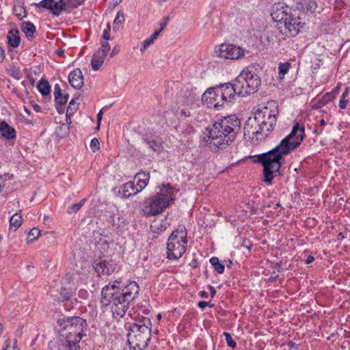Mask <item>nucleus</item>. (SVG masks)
<instances>
[{
	"label": "nucleus",
	"instance_id": "f257e3e1",
	"mask_svg": "<svg viewBox=\"0 0 350 350\" xmlns=\"http://www.w3.org/2000/svg\"><path fill=\"white\" fill-rule=\"evenodd\" d=\"M305 137V129L298 123L293 125L291 132L272 150L257 155L255 161L263 166L264 181H271L279 172L284 158L299 146Z\"/></svg>",
	"mask_w": 350,
	"mask_h": 350
},
{
	"label": "nucleus",
	"instance_id": "f03ea898",
	"mask_svg": "<svg viewBox=\"0 0 350 350\" xmlns=\"http://www.w3.org/2000/svg\"><path fill=\"white\" fill-rule=\"evenodd\" d=\"M139 290L138 284L134 281L123 282L116 280L103 288V302L110 305L114 317H122L130 303L137 297Z\"/></svg>",
	"mask_w": 350,
	"mask_h": 350
},
{
	"label": "nucleus",
	"instance_id": "7ed1b4c3",
	"mask_svg": "<svg viewBox=\"0 0 350 350\" xmlns=\"http://www.w3.org/2000/svg\"><path fill=\"white\" fill-rule=\"evenodd\" d=\"M240 128L241 121L237 116H224L207 128L208 133L204 136L202 144L213 152L223 150L234 141Z\"/></svg>",
	"mask_w": 350,
	"mask_h": 350
},
{
	"label": "nucleus",
	"instance_id": "20e7f679",
	"mask_svg": "<svg viewBox=\"0 0 350 350\" xmlns=\"http://www.w3.org/2000/svg\"><path fill=\"white\" fill-rule=\"evenodd\" d=\"M88 323L80 317L62 316L57 320L55 329L64 337L62 347L64 350H80L79 342L87 335Z\"/></svg>",
	"mask_w": 350,
	"mask_h": 350
},
{
	"label": "nucleus",
	"instance_id": "39448f33",
	"mask_svg": "<svg viewBox=\"0 0 350 350\" xmlns=\"http://www.w3.org/2000/svg\"><path fill=\"white\" fill-rule=\"evenodd\" d=\"M278 110L275 103H269L258 109L254 120L249 119L244 126V134L255 137L256 140L265 139L274 129Z\"/></svg>",
	"mask_w": 350,
	"mask_h": 350
},
{
	"label": "nucleus",
	"instance_id": "423d86ee",
	"mask_svg": "<svg viewBox=\"0 0 350 350\" xmlns=\"http://www.w3.org/2000/svg\"><path fill=\"white\" fill-rule=\"evenodd\" d=\"M174 188L163 185L159 192L145 199L142 206V213L146 217L156 216L164 211L174 200Z\"/></svg>",
	"mask_w": 350,
	"mask_h": 350
},
{
	"label": "nucleus",
	"instance_id": "0eeeda50",
	"mask_svg": "<svg viewBox=\"0 0 350 350\" xmlns=\"http://www.w3.org/2000/svg\"><path fill=\"white\" fill-rule=\"evenodd\" d=\"M231 85L236 96L244 97L256 92L261 85V79L257 67L254 65L245 67Z\"/></svg>",
	"mask_w": 350,
	"mask_h": 350
},
{
	"label": "nucleus",
	"instance_id": "6e6552de",
	"mask_svg": "<svg viewBox=\"0 0 350 350\" xmlns=\"http://www.w3.org/2000/svg\"><path fill=\"white\" fill-rule=\"evenodd\" d=\"M152 323L148 317H141L130 325L127 341L133 350H144L151 338Z\"/></svg>",
	"mask_w": 350,
	"mask_h": 350
},
{
	"label": "nucleus",
	"instance_id": "1a4fd4ad",
	"mask_svg": "<svg viewBox=\"0 0 350 350\" xmlns=\"http://www.w3.org/2000/svg\"><path fill=\"white\" fill-rule=\"evenodd\" d=\"M235 92L230 83L207 89L202 96L203 104L208 108L219 110L225 104L235 100Z\"/></svg>",
	"mask_w": 350,
	"mask_h": 350
},
{
	"label": "nucleus",
	"instance_id": "9d476101",
	"mask_svg": "<svg viewBox=\"0 0 350 350\" xmlns=\"http://www.w3.org/2000/svg\"><path fill=\"white\" fill-rule=\"evenodd\" d=\"M187 232L184 228L174 230L170 236L167 243V257L178 259L186 251Z\"/></svg>",
	"mask_w": 350,
	"mask_h": 350
},
{
	"label": "nucleus",
	"instance_id": "9b49d317",
	"mask_svg": "<svg viewBox=\"0 0 350 350\" xmlns=\"http://www.w3.org/2000/svg\"><path fill=\"white\" fill-rule=\"evenodd\" d=\"M215 53L220 57L235 60L243 57L245 50L239 46L224 43L215 48Z\"/></svg>",
	"mask_w": 350,
	"mask_h": 350
},
{
	"label": "nucleus",
	"instance_id": "f8f14e48",
	"mask_svg": "<svg viewBox=\"0 0 350 350\" xmlns=\"http://www.w3.org/2000/svg\"><path fill=\"white\" fill-rule=\"evenodd\" d=\"M302 27L303 24L300 23L299 18L291 16L289 19L288 18L283 23V27H280V29L283 35L287 37H294L299 33Z\"/></svg>",
	"mask_w": 350,
	"mask_h": 350
},
{
	"label": "nucleus",
	"instance_id": "ddd939ff",
	"mask_svg": "<svg viewBox=\"0 0 350 350\" xmlns=\"http://www.w3.org/2000/svg\"><path fill=\"white\" fill-rule=\"evenodd\" d=\"M271 17L274 21L283 24L291 15L290 13V9L287 6H284L282 4L276 5L271 14Z\"/></svg>",
	"mask_w": 350,
	"mask_h": 350
},
{
	"label": "nucleus",
	"instance_id": "4468645a",
	"mask_svg": "<svg viewBox=\"0 0 350 350\" xmlns=\"http://www.w3.org/2000/svg\"><path fill=\"white\" fill-rule=\"evenodd\" d=\"M94 267L99 275H109L115 271L116 265L112 260L100 259L94 263Z\"/></svg>",
	"mask_w": 350,
	"mask_h": 350
},
{
	"label": "nucleus",
	"instance_id": "2eb2a0df",
	"mask_svg": "<svg viewBox=\"0 0 350 350\" xmlns=\"http://www.w3.org/2000/svg\"><path fill=\"white\" fill-rule=\"evenodd\" d=\"M118 192L122 198H129L139 193L133 181H129L122 185Z\"/></svg>",
	"mask_w": 350,
	"mask_h": 350
},
{
	"label": "nucleus",
	"instance_id": "dca6fc26",
	"mask_svg": "<svg viewBox=\"0 0 350 350\" xmlns=\"http://www.w3.org/2000/svg\"><path fill=\"white\" fill-rule=\"evenodd\" d=\"M68 81L75 89H80L83 85V77L81 70L76 68L71 71L68 75Z\"/></svg>",
	"mask_w": 350,
	"mask_h": 350
},
{
	"label": "nucleus",
	"instance_id": "f3484780",
	"mask_svg": "<svg viewBox=\"0 0 350 350\" xmlns=\"http://www.w3.org/2000/svg\"><path fill=\"white\" fill-rule=\"evenodd\" d=\"M65 6L66 3L63 0H45V9L49 10L55 16H59Z\"/></svg>",
	"mask_w": 350,
	"mask_h": 350
},
{
	"label": "nucleus",
	"instance_id": "a211bd4d",
	"mask_svg": "<svg viewBox=\"0 0 350 350\" xmlns=\"http://www.w3.org/2000/svg\"><path fill=\"white\" fill-rule=\"evenodd\" d=\"M297 10L304 12L313 13L317 8V3L314 0H295Z\"/></svg>",
	"mask_w": 350,
	"mask_h": 350
},
{
	"label": "nucleus",
	"instance_id": "6ab92c4d",
	"mask_svg": "<svg viewBox=\"0 0 350 350\" xmlns=\"http://www.w3.org/2000/svg\"><path fill=\"white\" fill-rule=\"evenodd\" d=\"M0 133L2 137L6 139H13L16 138V131L14 129L5 121H3L0 124Z\"/></svg>",
	"mask_w": 350,
	"mask_h": 350
},
{
	"label": "nucleus",
	"instance_id": "aec40b11",
	"mask_svg": "<svg viewBox=\"0 0 350 350\" xmlns=\"http://www.w3.org/2000/svg\"><path fill=\"white\" fill-rule=\"evenodd\" d=\"M54 96L56 105H64L68 102V94L62 92L60 86L57 83L54 87Z\"/></svg>",
	"mask_w": 350,
	"mask_h": 350
},
{
	"label": "nucleus",
	"instance_id": "412c9836",
	"mask_svg": "<svg viewBox=\"0 0 350 350\" xmlns=\"http://www.w3.org/2000/svg\"><path fill=\"white\" fill-rule=\"evenodd\" d=\"M7 38L9 46H11L14 48L18 46L21 42L19 31L17 29H12L9 31Z\"/></svg>",
	"mask_w": 350,
	"mask_h": 350
},
{
	"label": "nucleus",
	"instance_id": "4be33fe9",
	"mask_svg": "<svg viewBox=\"0 0 350 350\" xmlns=\"http://www.w3.org/2000/svg\"><path fill=\"white\" fill-rule=\"evenodd\" d=\"M144 142L149 148L154 151H160L162 148L160 139L157 137L151 136L150 137L145 138Z\"/></svg>",
	"mask_w": 350,
	"mask_h": 350
},
{
	"label": "nucleus",
	"instance_id": "5701e85b",
	"mask_svg": "<svg viewBox=\"0 0 350 350\" xmlns=\"http://www.w3.org/2000/svg\"><path fill=\"white\" fill-rule=\"evenodd\" d=\"M105 56L103 55L99 54V53H95L91 60V65L92 70H98L100 69L101 66L103 65L104 60L105 59Z\"/></svg>",
	"mask_w": 350,
	"mask_h": 350
},
{
	"label": "nucleus",
	"instance_id": "b1692460",
	"mask_svg": "<svg viewBox=\"0 0 350 350\" xmlns=\"http://www.w3.org/2000/svg\"><path fill=\"white\" fill-rule=\"evenodd\" d=\"M22 216L18 213L14 214L10 219V229L16 231L22 224Z\"/></svg>",
	"mask_w": 350,
	"mask_h": 350
},
{
	"label": "nucleus",
	"instance_id": "393cba45",
	"mask_svg": "<svg viewBox=\"0 0 350 350\" xmlns=\"http://www.w3.org/2000/svg\"><path fill=\"white\" fill-rule=\"evenodd\" d=\"M291 64L288 62H280L278 64V77L280 79H283L285 75L288 73Z\"/></svg>",
	"mask_w": 350,
	"mask_h": 350
},
{
	"label": "nucleus",
	"instance_id": "a878e982",
	"mask_svg": "<svg viewBox=\"0 0 350 350\" xmlns=\"http://www.w3.org/2000/svg\"><path fill=\"white\" fill-rule=\"evenodd\" d=\"M21 29L27 38H31L35 32L34 25L29 22L23 23Z\"/></svg>",
	"mask_w": 350,
	"mask_h": 350
},
{
	"label": "nucleus",
	"instance_id": "bb28decb",
	"mask_svg": "<svg viewBox=\"0 0 350 350\" xmlns=\"http://www.w3.org/2000/svg\"><path fill=\"white\" fill-rule=\"evenodd\" d=\"M210 263L214 267L215 270L219 274L224 271V265L221 264L217 257H212L210 259Z\"/></svg>",
	"mask_w": 350,
	"mask_h": 350
},
{
	"label": "nucleus",
	"instance_id": "cd10ccee",
	"mask_svg": "<svg viewBox=\"0 0 350 350\" xmlns=\"http://www.w3.org/2000/svg\"><path fill=\"white\" fill-rule=\"evenodd\" d=\"M338 92V88L333 89L331 92L325 93L321 98L325 101L326 104L334 100Z\"/></svg>",
	"mask_w": 350,
	"mask_h": 350
},
{
	"label": "nucleus",
	"instance_id": "c85d7f7f",
	"mask_svg": "<svg viewBox=\"0 0 350 350\" xmlns=\"http://www.w3.org/2000/svg\"><path fill=\"white\" fill-rule=\"evenodd\" d=\"M41 231L38 228H33L28 233L27 243L36 240L40 235Z\"/></svg>",
	"mask_w": 350,
	"mask_h": 350
},
{
	"label": "nucleus",
	"instance_id": "c756f323",
	"mask_svg": "<svg viewBox=\"0 0 350 350\" xmlns=\"http://www.w3.org/2000/svg\"><path fill=\"white\" fill-rule=\"evenodd\" d=\"M86 200L82 199L79 202L72 204L68 209V213L69 214L75 213L81 209V208L85 204Z\"/></svg>",
	"mask_w": 350,
	"mask_h": 350
},
{
	"label": "nucleus",
	"instance_id": "7c9ffc66",
	"mask_svg": "<svg viewBox=\"0 0 350 350\" xmlns=\"http://www.w3.org/2000/svg\"><path fill=\"white\" fill-rule=\"evenodd\" d=\"M110 51V46L107 41H101V46L97 51L99 54L103 55L107 57L109 51Z\"/></svg>",
	"mask_w": 350,
	"mask_h": 350
},
{
	"label": "nucleus",
	"instance_id": "2f4dec72",
	"mask_svg": "<svg viewBox=\"0 0 350 350\" xmlns=\"http://www.w3.org/2000/svg\"><path fill=\"white\" fill-rule=\"evenodd\" d=\"M223 335L225 336L228 346L230 348L234 349L237 347V342L233 340L231 334L228 332H224Z\"/></svg>",
	"mask_w": 350,
	"mask_h": 350
},
{
	"label": "nucleus",
	"instance_id": "473e14b6",
	"mask_svg": "<svg viewBox=\"0 0 350 350\" xmlns=\"http://www.w3.org/2000/svg\"><path fill=\"white\" fill-rule=\"evenodd\" d=\"M124 22V13L122 11H118L116 14L115 19L113 21V25H121Z\"/></svg>",
	"mask_w": 350,
	"mask_h": 350
},
{
	"label": "nucleus",
	"instance_id": "72a5a7b5",
	"mask_svg": "<svg viewBox=\"0 0 350 350\" xmlns=\"http://www.w3.org/2000/svg\"><path fill=\"white\" fill-rule=\"evenodd\" d=\"M135 178L144 180H146V183H148L150 180V173L139 172L135 175Z\"/></svg>",
	"mask_w": 350,
	"mask_h": 350
},
{
	"label": "nucleus",
	"instance_id": "f704fd0d",
	"mask_svg": "<svg viewBox=\"0 0 350 350\" xmlns=\"http://www.w3.org/2000/svg\"><path fill=\"white\" fill-rule=\"evenodd\" d=\"M15 15L20 19L25 16V10L23 7L18 6L14 8Z\"/></svg>",
	"mask_w": 350,
	"mask_h": 350
},
{
	"label": "nucleus",
	"instance_id": "c9c22d12",
	"mask_svg": "<svg viewBox=\"0 0 350 350\" xmlns=\"http://www.w3.org/2000/svg\"><path fill=\"white\" fill-rule=\"evenodd\" d=\"M90 148L95 152L100 149V143L97 138H93L90 142Z\"/></svg>",
	"mask_w": 350,
	"mask_h": 350
},
{
	"label": "nucleus",
	"instance_id": "e433bc0d",
	"mask_svg": "<svg viewBox=\"0 0 350 350\" xmlns=\"http://www.w3.org/2000/svg\"><path fill=\"white\" fill-rule=\"evenodd\" d=\"M137 184L135 185V187L139 190V193L146 188V187L148 185V183H146V180H142V179H137Z\"/></svg>",
	"mask_w": 350,
	"mask_h": 350
},
{
	"label": "nucleus",
	"instance_id": "4c0bfd02",
	"mask_svg": "<svg viewBox=\"0 0 350 350\" xmlns=\"http://www.w3.org/2000/svg\"><path fill=\"white\" fill-rule=\"evenodd\" d=\"M110 31H111V26L110 24L108 23L107 25L106 28L103 31L102 38L105 40L104 41H107L110 39Z\"/></svg>",
	"mask_w": 350,
	"mask_h": 350
},
{
	"label": "nucleus",
	"instance_id": "58836bf2",
	"mask_svg": "<svg viewBox=\"0 0 350 350\" xmlns=\"http://www.w3.org/2000/svg\"><path fill=\"white\" fill-rule=\"evenodd\" d=\"M74 105H75V103H74V100L72 99L69 103V105L68 107L67 111H66V122L68 123H70V118L68 117V114H71L72 113V111L76 109L75 107L74 108H72V106H74Z\"/></svg>",
	"mask_w": 350,
	"mask_h": 350
},
{
	"label": "nucleus",
	"instance_id": "ea45409f",
	"mask_svg": "<svg viewBox=\"0 0 350 350\" xmlns=\"http://www.w3.org/2000/svg\"><path fill=\"white\" fill-rule=\"evenodd\" d=\"M60 295L63 300H68L72 297V293L68 291L65 288H61Z\"/></svg>",
	"mask_w": 350,
	"mask_h": 350
},
{
	"label": "nucleus",
	"instance_id": "a19ab883",
	"mask_svg": "<svg viewBox=\"0 0 350 350\" xmlns=\"http://www.w3.org/2000/svg\"><path fill=\"white\" fill-rule=\"evenodd\" d=\"M150 228L153 232H155L158 231L163 232L165 229V228L163 227V225L157 223L152 224L150 226Z\"/></svg>",
	"mask_w": 350,
	"mask_h": 350
},
{
	"label": "nucleus",
	"instance_id": "79ce46f5",
	"mask_svg": "<svg viewBox=\"0 0 350 350\" xmlns=\"http://www.w3.org/2000/svg\"><path fill=\"white\" fill-rule=\"evenodd\" d=\"M176 129L178 132H181L183 134H185H185H189L193 131V127L190 126H186L185 129H184V126L182 127L179 126Z\"/></svg>",
	"mask_w": 350,
	"mask_h": 350
},
{
	"label": "nucleus",
	"instance_id": "37998d69",
	"mask_svg": "<svg viewBox=\"0 0 350 350\" xmlns=\"http://www.w3.org/2000/svg\"><path fill=\"white\" fill-rule=\"evenodd\" d=\"M325 105L326 103H325V101L321 98L312 105V108L314 109H318L323 107Z\"/></svg>",
	"mask_w": 350,
	"mask_h": 350
},
{
	"label": "nucleus",
	"instance_id": "c03bdc74",
	"mask_svg": "<svg viewBox=\"0 0 350 350\" xmlns=\"http://www.w3.org/2000/svg\"><path fill=\"white\" fill-rule=\"evenodd\" d=\"M152 44H153V42H152V39H150V38H146L142 44V46L140 49V51L142 52L144 50H146L149 46H150Z\"/></svg>",
	"mask_w": 350,
	"mask_h": 350
},
{
	"label": "nucleus",
	"instance_id": "a18cd8bd",
	"mask_svg": "<svg viewBox=\"0 0 350 350\" xmlns=\"http://www.w3.org/2000/svg\"><path fill=\"white\" fill-rule=\"evenodd\" d=\"M349 103V100L347 98L340 97L339 100V107L340 109H346L347 104Z\"/></svg>",
	"mask_w": 350,
	"mask_h": 350
},
{
	"label": "nucleus",
	"instance_id": "49530a36",
	"mask_svg": "<svg viewBox=\"0 0 350 350\" xmlns=\"http://www.w3.org/2000/svg\"><path fill=\"white\" fill-rule=\"evenodd\" d=\"M37 88L40 94L44 96V77H42L37 85Z\"/></svg>",
	"mask_w": 350,
	"mask_h": 350
},
{
	"label": "nucleus",
	"instance_id": "de8ad7c7",
	"mask_svg": "<svg viewBox=\"0 0 350 350\" xmlns=\"http://www.w3.org/2000/svg\"><path fill=\"white\" fill-rule=\"evenodd\" d=\"M105 108L101 109L97 114V127L96 129L98 130L100 129V122L103 118V114L104 113Z\"/></svg>",
	"mask_w": 350,
	"mask_h": 350
},
{
	"label": "nucleus",
	"instance_id": "09e8293b",
	"mask_svg": "<svg viewBox=\"0 0 350 350\" xmlns=\"http://www.w3.org/2000/svg\"><path fill=\"white\" fill-rule=\"evenodd\" d=\"M169 21H170V18L169 16H166L163 18V20L162 21H161L159 23V27H160V30L161 31H163L164 29V28L167 26V25L169 23Z\"/></svg>",
	"mask_w": 350,
	"mask_h": 350
},
{
	"label": "nucleus",
	"instance_id": "8fccbe9b",
	"mask_svg": "<svg viewBox=\"0 0 350 350\" xmlns=\"http://www.w3.org/2000/svg\"><path fill=\"white\" fill-rule=\"evenodd\" d=\"M79 297L83 299H86L88 297V292L84 289H80L79 291Z\"/></svg>",
	"mask_w": 350,
	"mask_h": 350
},
{
	"label": "nucleus",
	"instance_id": "3c124183",
	"mask_svg": "<svg viewBox=\"0 0 350 350\" xmlns=\"http://www.w3.org/2000/svg\"><path fill=\"white\" fill-rule=\"evenodd\" d=\"M161 31H161L160 29L157 30L149 37L150 39H152V42H154V41L158 38Z\"/></svg>",
	"mask_w": 350,
	"mask_h": 350
},
{
	"label": "nucleus",
	"instance_id": "603ef678",
	"mask_svg": "<svg viewBox=\"0 0 350 350\" xmlns=\"http://www.w3.org/2000/svg\"><path fill=\"white\" fill-rule=\"evenodd\" d=\"M161 31H161L160 29L157 30L149 37L150 39H152V42H154V41L158 38Z\"/></svg>",
	"mask_w": 350,
	"mask_h": 350
},
{
	"label": "nucleus",
	"instance_id": "864d4df0",
	"mask_svg": "<svg viewBox=\"0 0 350 350\" xmlns=\"http://www.w3.org/2000/svg\"><path fill=\"white\" fill-rule=\"evenodd\" d=\"M161 31H161L160 29L157 30L149 37L150 39H152V42H154V41L158 38Z\"/></svg>",
	"mask_w": 350,
	"mask_h": 350
},
{
	"label": "nucleus",
	"instance_id": "5fc2aeb1",
	"mask_svg": "<svg viewBox=\"0 0 350 350\" xmlns=\"http://www.w3.org/2000/svg\"><path fill=\"white\" fill-rule=\"evenodd\" d=\"M161 31H161L160 29L157 30L149 37L150 39H152V42H154V41L158 38Z\"/></svg>",
	"mask_w": 350,
	"mask_h": 350
},
{
	"label": "nucleus",
	"instance_id": "6e6d98bb",
	"mask_svg": "<svg viewBox=\"0 0 350 350\" xmlns=\"http://www.w3.org/2000/svg\"><path fill=\"white\" fill-rule=\"evenodd\" d=\"M51 88L49 83L45 80V96L50 94Z\"/></svg>",
	"mask_w": 350,
	"mask_h": 350
},
{
	"label": "nucleus",
	"instance_id": "4d7b16f0",
	"mask_svg": "<svg viewBox=\"0 0 350 350\" xmlns=\"http://www.w3.org/2000/svg\"><path fill=\"white\" fill-rule=\"evenodd\" d=\"M208 303L204 301H201L198 303V306L200 308L203 309L208 306Z\"/></svg>",
	"mask_w": 350,
	"mask_h": 350
},
{
	"label": "nucleus",
	"instance_id": "13d9d810",
	"mask_svg": "<svg viewBox=\"0 0 350 350\" xmlns=\"http://www.w3.org/2000/svg\"><path fill=\"white\" fill-rule=\"evenodd\" d=\"M180 116L183 117H189L191 116V113L189 111L186 109H182L180 111Z\"/></svg>",
	"mask_w": 350,
	"mask_h": 350
},
{
	"label": "nucleus",
	"instance_id": "bf43d9fd",
	"mask_svg": "<svg viewBox=\"0 0 350 350\" xmlns=\"http://www.w3.org/2000/svg\"><path fill=\"white\" fill-rule=\"evenodd\" d=\"M208 289H209L211 297H213L216 294V291H215V288L212 286H208Z\"/></svg>",
	"mask_w": 350,
	"mask_h": 350
},
{
	"label": "nucleus",
	"instance_id": "052dcab7",
	"mask_svg": "<svg viewBox=\"0 0 350 350\" xmlns=\"http://www.w3.org/2000/svg\"><path fill=\"white\" fill-rule=\"evenodd\" d=\"M314 260V258L312 256H308L307 258L306 259V264H310Z\"/></svg>",
	"mask_w": 350,
	"mask_h": 350
},
{
	"label": "nucleus",
	"instance_id": "680f3d73",
	"mask_svg": "<svg viewBox=\"0 0 350 350\" xmlns=\"http://www.w3.org/2000/svg\"><path fill=\"white\" fill-rule=\"evenodd\" d=\"M349 88H347L345 89V91L342 93L341 97L347 98L349 96Z\"/></svg>",
	"mask_w": 350,
	"mask_h": 350
},
{
	"label": "nucleus",
	"instance_id": "e2e57ef3",
	"mask_svg": "<svg viewBox=\"0 0 350 350\" xmlns=\"http://www.w3.org/2000/svg\"><path fill=\"white\" fill-rule=\"evenodd\" d=\"M199 295L201 297H203V298H207L208 297V293L204 291H200L199 292Z\"/></svg>",
	"mask_w": 350,
	"mask_h": 350
},
{
	"label": "nucleus",
	"instance_id": "0e129e2a",
	"mask_svg": "<svg viewBox=\"0 0 350 350\" xmlns=\"http://www.w3.org/2000/svg\"><path fill=\"white\" fill-rule=\"evenodd\" d=\"M33 5L39 8H44V0L40 1L39 3H33Z\"/></svg>",
	"mask_w": 350,
	"mask_h": 350
},
{
	"label": "nucleus",
	"instance_id": "69168bd1",
	"mask_svg": "<svg viewBox=\"0 0 350 350\" xmlns=\"http://www.w3.org/2000/svg\"><path fill=\"white\" fill-rule=\"evenodd\" d=\"M4 59V51L0 47V62H2Z\"/></svg>",
	"mask_w": 350,
	"mask_h": 350
},
{
	"label": "nucleus",
	"instance_id": "338daca9",
	"mask_svg": "<svg viewBox=\"0 0 350 350\" xmlns=\"http://www.w3.org/2000/svg\"><path fill=\"white\" fill-rule=\"evenodd\" d=\"M63 105H56V109L59 113H62L64 110L62 109Z\"/></svg>",
	"mask_w": 350,
	"mask_h": 350
},
{
	"label": "nucleus",
	"instance_id": "774afa93",
	"mask_svg": "<svg viewBox=\"0 0 350 350\" xmlns=\"http://www.w3.org/2000/svg\"><path fill=\"white\" fill-rule=\"evenodd\" d=\"M33 109L36 111H41V107L39 106L38 105H34L33 106Z\"/></svg>",
	"mask_w": 350,
	"mask_h": 350
}]
</instances>
